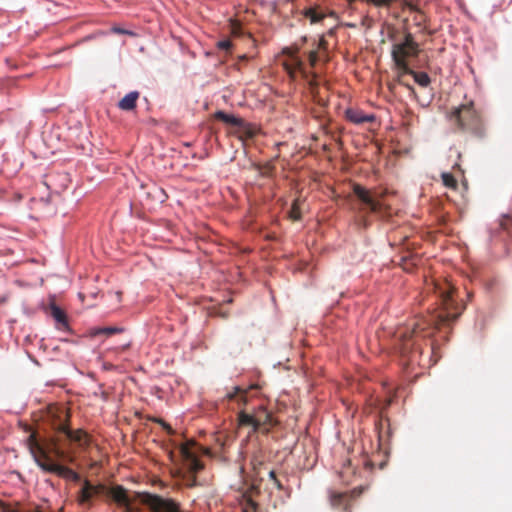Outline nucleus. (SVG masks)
Listing matches in <instances>:
<instances>
[{"label":"nucleus","instance_id":"cd10ccee","mask_svg":"<svg viewBox=\"0 0 512 512\" xmlns=\"http://www.w3.org/2000/svg\"><path fill=\"white\" fill-rule=\"evenodd\" d=\"M401 266L404 270L410 271L411 268L415 265L413 259H408L406 257H401Z\"/></svg>","mask_w":512,"mask_h":512},{"label":"nucleus","instance_id":"a18cd8bd","mask_svg":"<svg viewBox=\"0 0 512 512\" xmlns=\"http://www.w3.org/2000/svg\"><path fill=\"white\" fill-rule=\"evenodd\" d=\"M329 16H331V17H336V12L331 11V12L329 13Z\"/></svg>","mask_w":512,"mask_h":512},{"label":"nucleus","instance_id":"7ed1b4c3","mask_svg":"<svg viewBox=\"0 0 512 512\" xmlns=\"http://www.w3.org/2000/svg\"><path fill=\"white\" fill-rule=\"evenodd\" d=\"M447 119L454 132L470 133L475 137L484 136V125L472 101L461 104L447 113Z\"/></svg>","mask_w":512,"mask_h":512},{"label":"nucleus","instance_id":"58836bf2","mask_svg":"<svg viewBox=\"0 0 512 512\" xmlns=\"http://www.w3.org/2000/svg\"><path fill=\"white\" fill-rule=\"evenodd\" d=\"M190 487H194L197 485V479H196V475H193L192 474V478L190 480V483L188 484Z\"/></svg>","mask_w":512,"mask_h":512},{"label":"nucleus","instance_id":"aec40b11","mask_svg":"<svg viewBox=\"0 0 512 512\" xmlns=\"http://www.w3.org/2000/svg\"><path fill=\"white\" fill-rule=\"evenodd\" d=\"M215 119L220 120L226 124H229L231 126H234L236 128L239 127L240 124H242V118L236 117L232 114H227L224 111H217L214 114Z\"/></svg>","mask_w":512,"mask_h":512},{"label":"nucleus","instance_id":"f3484780","mask_svg":"<svg viewBox=\"0 0 512 512\" xmlns=\"http://www.w3.org/2000/svg\"><path fill=\"white\" fill-rule=\"evenodd\" d=\"M237 133L241 140L252 139L259 133V128L242 120V124L237 128Z\"/></svg>","mask_w":512,"mask_h":512},{"label":"nucleus","instance_id":"bb28decb","mask_svg":"<svg viewBox=\"0 0 512 512\" xmlns=\"http://www.w3.org/2000/svg\"><path fill=\"white\" fill-rule=\"evenodd\" d=\"M442 181L444 186H446L447 188L456 190L458 187V182L451 173H443Z\"/></svg>","mask_w":512,"mask_h":512},{"label":"nucleus","instance_id":"37998d69","mask_svg":"<svg viewBox=\"0 0 512 512\" xmlns=\"http://www.w3.org/2000/svg\"><path fill=\"white\" fill-rule=\"evenodd\" d=\"M78 297L81 301H84L85 295L82 292H79Z\"/></svg>","mask_w":512,"mask_h":512},{"label":"nucleus","instance_id":"f704fd0d","mask_svg":"<svg viewBox=\"0 0 512 512\" xmlns=\"http://www.w3.org/2000/svg\"><path fill=\"white\" fill-rule=\"evenodd\" d=\"M309 63L312 67H314L316 65V63L318 62V52L316 50H312L309 52Z\"/></svg>","mask_w":512,"mask_h":512},{"label":"nucleus","instance_id":"ddd939ff","mask_svg":"<svg viewBox=\"0 0 512 512\" xmlns=\"http://www.w3.org/2000/svg\"><path fill=\"white\" fill-rule=\"evenodd\" d=\"M44 310L55 320L58 330L64 332L71 331L65 311L56 304L53 296L49 298V303L45 306Z\"/></svg>","mask_w":512,"mask_h":512},{"label":"nucleus","instance_id":"de8ad7c7","mask_svg":"<svg viewBox=\"0 0 512 512\" xmlns=\"http://www.w3.org/2000/svg\"><path fill=\"white\" fill-rule=\"evenodd\" d=\"M93 305H94L93 303L87 304L88 307H92Z\"/></svg>","mask_w":512,"mask_h":512},{"label":"nucleus","instance_id":"4be33fe9","mask_svg":"<svg viewBox=\"0 0 512 512\" xmlns=\"http://www.w3.org/2000/svg\"><path fill=\"white\" fill-rule=\"evenodd\" d=\"M302 61L295 55V54H292L290 53V62H285L284 63V67H285V70L291 75L293 76V74L302 68Z\"/></svg>","mask_w":512,"mask_h":512},{"label":"nucleus","instance_id":"9b49d317","mask_svg":"<svg viewBox=\"0 0 512 512\" xmlns=\"http://www.w3.org/2000/svg\"><path fill=\"white\" fill-rule=\"evenodd\" d=\"M259 495L260 490L256 485H251L240 492L237 501L241 507L242 512H258L259 504L257 502V498Z\"/></svg>","mask_w":512,"mask_h":512},{"label":"nucleus","instance_id":"b1692460","mask_svg":"<svg viewBox=\"0 0 512 512\" xmlns=\"http://www.w3.org/2000/svg\"><path fill=\"white\" fill-rule=\"evenodd\" d=\"M406 75H412L415 82L422 87H427L430 84V77L425 72H416L412 70V72L405 73V76Z\"/></svg>","mask_w":512,"mask_h":512},{"label":"nucleus","instance_id":"6e6552de","mask_svg":"<svg viewBox=\"0 0 512 512\" xmlns=\"http://www.w3.org/2000/svg\"><path fill=\"white\" fill-rule=\"evenodd\" d=\"M361 493L362 488H355L347 492L330 490L328 493L329 504L333 509L341 512H350L352 501L360 496Z\"/></svg>","mask_w":512,"mask_h":512},{"label":"nucleus","instance_id":"393cba45","mask_svg":"<svg viewBox=\"0 0 512 512\" xmlns=\"http://www.w3.org/2000/svg\"><path fill=\"white\" fill-rule=\"evenodd\" d=\"M246 394H247L246 390L242 389L239 386H236V387H234L233 392H231V393H229L227 395V398L229 400H234L235 399V400H237L239 402L246 403V401H247Z\"/></svg>","mask_w":512,"mask_h":512},{"label":"nucleus","instance_id":"0eeeda50","mask_svg":"<svg viewBox=\"0 0 512 512\" xmlns=\"http://www.w3.org/2000/svg\"><path fill=\"white\" fill-rule=\"evenodd\" d=\"M135 498L146 505L151 512H181L180 504L172 498H164L149 492H135Z\"/></svg>","mask_w":512,"mask_h":512},{"label":"nucleus","instance_id":"79ce46f5","mask_svg":"<svg viewBox=\"0 0 512 512\" xmlns=\"http://www.w3.org/2000/svg\"><path fill=\"white\" fill-rule=\"evenodd\" d=\"M3 512H18V511H17V510H15V509H12V508H10V507H5V508L3 509Z\"/></svg>","mask_w":512,"mask_h":512},{"label":"nucleus","instance_id":"f8f14e48","mask_svg":"<svg viewBox=\"0 0 512 512\" xmlns=\"http://www.w3.org/2000/svg\"><path fill=\"white\" fill-rule=\"evenodd\" d=\"M194 445L195 443L193 441H188L180 445L179 450L183 460L186 462L188 471L191 474L196 475L198 472L203 470L204 464L192 452L191 448Z\"/></svg>","mask_w":512,"mask_h":512},{"label":"nucleus","instance_id":"2eb2a0df","mask_svg":"<svg viewBox=\"0 0 512 512\" xmlns=\"http://www.w3.org/2000/svg\"><path fill=\"white\" fill-rule=\"evenodd\" d=\"M61 435H64L68 440L77 443L79 446H87L89 444V436L82 429L71 430L68 425Z\"/></svg>","mask_w":512,"mask_h":512},{"label":"nucleus","instance_id":"473e14b6","mask_svg":"<svg viewBox=\"0 0 512 512\" xmlns=\"http://www.w3.org/2000/svg\"><path fill=\"white\" fill-rule=\"evenodd\" d=\"M290 217L293 220H300V218H301V213H300V210L297 207L296 203H294L293 206H292V209L290 211Z\"/></svg>","mask_w":512,"mask_h":512},{"label":"nucleus","instance_id":"c85d7f7f","mask_svg":"<svg viewBox=\"0 0 512 512\" xmlns=\"http://www.w3.org/2000/svg\"><path fill=\"white\" fill-rule=\"evenodd\" d=\"M368 3H371L375 6H390L396 0H365Z\"/></svg>","mask_w":512,"mask_h":512},{"label":"nucleus","instance_id":"72a5a7b5","mask_svg":"<svg viewBox=\"0 0 512 512\" xmlns=\"http://www.w3.org/2000/svg\"><path fill=\"white\" fill-rule=\"evenodd\" d=\"M232 46V43L230 40L228 39H225V40H221L217 43V47L221 50H225V51H228Z\"/></svg>","mask_w":512,"mask_h":512},{"label":"nucleus","instance_id":"7c9ffc66","mask_svg":"<svg viewBox=\"0 0 512 512\" xmlns=\"http://www.w3.org/2000/svg\"><path fill=\"white\" fill-rule=\"evenodd\" d=\"M231 32L235 36L241 35V24L238 21H231Z\"/></svg>","mask_w":512,"mask_h":512},{"label":"nucleus","instance_id":"c756f323","mask_svg":"<svg viewBox=\"0 0 512 512\" xmlns=\"http://www.w3.org/2000/svg\"><path fill=\"white\" fill-rule=\"evenodd\" d=\"M122 329L121 328H117V327H105V328H101L97 331V333H104V334H107V335H112V334H115V333H119L121 332Z\"/></svg>","mask_w":512,"mask_h":512},{"label":"nucleus","instance_id":"a211bd4d","mask_svg":"<svg viewBox=\"0 0 512 512\" xmlns=\"http://www.w3.org/2000/svg\"><path fill=\"white\" fill-rule=\"evenodd\" d=\"M139 92L132 91L126 94L118 103L119 109L123 111H131L136 107L137 100L139 98Z\"/></svg>","mask_w":512,"mask_h":512},{"label":"nucleus","instance_id":"49530a36","mask_svg":"<svg viewBox=\"0 0 512 512\" xmlns=\"http://www.w3.org/2000/svg\"><path fill=\"white\" fill-rule=\"evenodd\" d=\"M349 5L353 4L356 0H347Z\"/></svg>","mask_w":512,"mask_h":512},{"label":"nucleus","instance_id":"f257e3e1","mask_svg":"<svg viewBox=\"0 0 512 512\" xmlns=\"http://www.w3.org/2000/svg\"><path fill=\"white\" fill-rule=\"evenodd\" d=\"M471 294L464 291L460 295L459 290H440L434 298L439 302V312L429 318L417 317L404 327L396 330L395 346L402 356H408L416 349L419 338H426L432 334L434 328L447 325L456 320L465 309L466 300Z\"/></svg>","mask_w":512,"mask_h":512},{"label":"nucleus","instance_id":"4468645a","mask_svg":"<svg viewBox=\"0 0 512 512\" xmlns=\"http://www.w3.org/2000/svg\"><path fill=\"white\" fill-rule=\"evenodd\" d=\"M402 8H407L411 12H414L413 22L421 32H428L427 22L428 16L422 11V9L415 3L407 0L402 1Z\"/></svg>","mask_w":512,"mask_h":512},{"label":"nucleus","instance_id":"2f4dec72","mask_svg":"<svg viewBox=\"0 0 512 512\" xmlns=\"http://www.w3.org/2000/svg\"><path fill=\"white\" fill-rule=\"evenodd\" d=\"M154 421L156 423H159L163 429H165L167 431L168 434L172 435L174 434V430L172 429V427L166 423L163 419H160V418H155Z\"/></svg>","mask_w":512,"mask_h":512},{"label":"nucleus","instance_id":"9d476101","mask_svg":"<svg viewBox=\"0 0 512 512\" xmlns=\"http://www.w3.org/2000/svg\"><path fill=\"white\" fill-rule=\"evenodd\" d=\"M106 490L104 484H92L88 479L82 481V487L77 492L76 500L79 505L90 507L92 505V499L94 496L103 494Z\"/></svg>","mask_w":512,"mask_h":512},{"label":"nucleus","instance_id":"dca6fc26","mask_svg":"<svg viewBox=\"0 0 512 512\" xmlns=\"http://www.w3.org/2000/svg\"><path fill=\"white\" fill-rule=\"evenodd\" d=\"M346 118L354 123V124H362L365 122H373L375 120V116L370 114H364L363 111L359 109H347L346 112Z\"/></svg>","mask_w":512,"mask_h":512},{"label":"nucleus","instance_id":"c03bdc74","mask_svg":"<svg viewBox=\"0 0 512 512\" xmlns=\"http://www.w3.org/2000/svg\"><path fill=\"white\" fill-rule=\"evenodd\" d=\"M435 295H437L436 290H433L432 298L439 305V302L434 298ZM437 309L439 310V307Z\"/></svg>","mask_w":512,"mask_h":512},{"label":"nucleus","instance_id":"20e7f679","mask_svg":"<svg viewBox=\"0 0 512 512\" xmlns=\"http://www.w3.org/2000/svg\"><path fill=\"white\" fill-rule=\"evenodd\" d=\"M419 52V44L414 40L411 33L405 34L403 42L392 46L391 56L397 70V80L410 90H413V87L405 82V73L412 72L407 59L409 57H417Z\"/></svg>","mask_w":512,"mask_h":512},{"label":"nucleus","instance_id":"c9c22d12","mask_svg":"<svg viewBox=\"0 0 512 512\" xmlns=\"http://www.w3.org/2000/svg\"><path fill=\"white\" fill-rule=\"evenodd\" d=\"M327 47H328V42L326 41L324 36H321L320 39H319V42H318V48L326 50Z\"/></svg>","mask_w":512,"mask_h":512},{"label":"nucleus","instance_id":"a878e982","mask_svg":"<svg viewBox=\"0 0 512 512\" xmlns=\"http://www.w3.org/2000/svg\"><path fill=\"white\" fill-rule=\"evenodd\" d=\"M102 297L113 302L112 306H117L122 300V292L120 290H108Z\"/></svg>","mask_w":512,"mask_h":512},{"label":"nucleus","instance_id":"f03ea898","mask_svg":"<svg viewBox=\"0 0 512 512\" xmlns=\"http://www.w3.org/2000/svg\"><path fill=\"white\" fill-rule=\"evenodd\" d=\"M27 445L35 462L44 472L56 474L67 481L75 483L81 481L79 473L65 465L55 462L52 459L51 455L58 459H66L67 457L66 451L61 447L56 439H52L48 449L38 441L36 434L32 433L27 439Z\"/></svg>","mask_w":512,"mask_h":512},{"label":"nucleus","instance_id":"1a4fd4ad","mask_svg":"<svg viewBox=\"0 0 512 512\" xmlns=\"http://www.w3.org/2000/svg\"><path fill=\"white\" fill-rule=\"evenodd\" d=\"M103 494L115 502L118 507L124 508V512H134L132 502L137 499L135 497L132 499L128 494V490L122 485L106 486Z\"/></svg>","mask_w":512,"mask_h":512},{"label":"nucleus","instance_id":"6ab92c4d","mask_svg":"<svg viewBox=\"0 0 512 512\" xmlns=\"http://www.w3.org/2000/svg\"><path fill=\"white\" fill-rule=\"evenodd\" d=\"M256 414H257L256 426H257L258 430L265 428V430L268 431V429H269L268 426L274 425L273 417H272L271 413H269L267 410L261 409Z\"/></svg>","mask_w":512,"mask_h":512},{"label":"nucleus","instance_id":"412c9836","mask_svg":"<svg viewBox=\"0 0 512 512\" xmlns=\"http://www.w3.org/2000/svg\"><path fill=\"white\" fill-rule=\"evenodd\" d=\"M238 421H239V425H241V426H251L253 432L258 431V428L256 426V424H257V414L250 415V414H247V413L242 411L238 415Z\"/></svg>","mask_w":512,"mask_h":512},{"label":"nucleus","instance_id":"a19ab883","mask_svg":"<svg viewBox=\"0 0 512 512\" xmlns=\"http://www.w3.org/2000/svg\"><path fill=\"white\" fill-rule=\"evenodd\" d=\"M269 478H270L272 481L276 478L275 471L271 470V471L269 472Z\"/></svg>","mask_w":512,"mask_h":512},{"label":"nucleus","instance_id":"5701e85b","mask_svg":"<svg viewBox=\"0 0 512 512\" xmlns=\"http://www.w3.org/2000/svg\"><path fill=\"white\" fill-rule=\"evenodd\" d=\"M303 14L310 20L311 24L319 23L326 17L324 13L318 12L314 7L305 9Z\"/></svg>","mask_w":512,"mask_h":512},{"label":"nucleus","instance_id":"ea45409f","mask_svg":"<svg viewBox=\"0 0 512 512\" xmlns=\"http://www.w3.org/2000/svg\"><path fill=\"white\" fill-rule=\"evenodd\" d=\"M273 483L277 487V489L281 490L283 488L280 480L277 477L273 480Z\"/></svg>","mask_w":512,"mask_h":512},{"label":"nucleus","instance_id":"39448f33","mask_svg":"<svg viewBox=\"0 0 512 512\" xmlns=\"http://www.w3.org/2000/svg\"><path fill=\"white\" fill-rule=\"evenodd\" d=\"M69 410L62 404H50L42 413V419L45 423L49 424L55 431L56 435L52 437L47 443L45 448L50 447L52 439H56L60 444L59 436L69 424Z\"/></svg>","mask_w":512,"mask_h":512},{"label":"nucleus","instance_id":"e433bc0d","mask_svg":"<svg viewBox=\"0 0 512 512\" xmlns=\"http://www.w3.org/2000/svg\"><path fill=\"white\" fill-rule=\"evenodd\" d=\"M112 31L114 33H117V34H128V35H132L133 34L132 32H130L128 30H125V29H122V28H119V27H113Z\"/></svg>","mask_w":512,"mask_h":512},{"label":"nucleus","instance_id":"423d86ee","mask_svg":"<svg viewBox=\"0 0 512 512\" xmlns=\"http://www.w3.org/2000/svg\"><path fill=\"white\" fill-rule=\"evenodd\" d=\"M353 193L370 212L382 217L388 214L389 206L383 200L385 196L384 191H371L359 184H354Z\"/></svg>","mask_w":512,"mask_h":512},{"label":"nucleus","instance_id":"4c0bfd02","mask_svg":"<svg viewBox=\"0 0 512 512\" xmlns=\"http://www.w3.org/2000/svg\"><path fill=\"white\" fill-rule=\"evenodd\" d=\"M511 221V219L509 217H504L501 222H500V226L504 229V230H507L509 228V222Z\"/></svg>","mask_w":512,"mask_h":512}]
</instances>
